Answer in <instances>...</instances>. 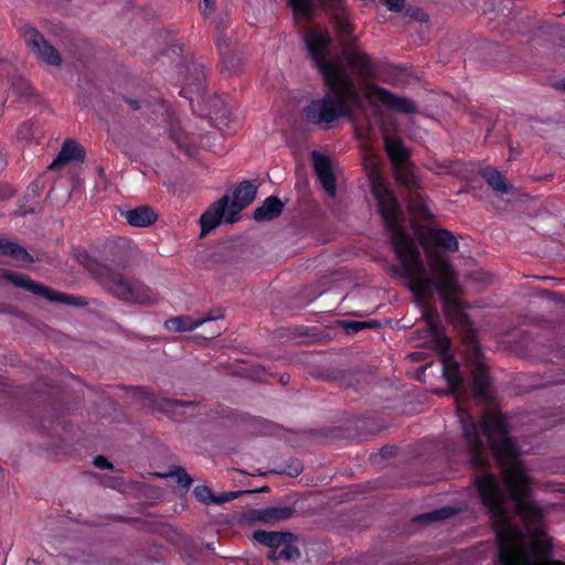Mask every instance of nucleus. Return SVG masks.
<instances>
[{
	"mask_svg": "<svg viewBox=\"0 0 565 565\" xmlns=\"http://www.w3.org/2000/svg\"><path fill=\"white\" fill-rule=\"evenodd\" d=\"M483 433L502 468L507 490L493 473L478 475L475 483L495 527L501 565H565L545 561L540 554L545 545L543 510L529 499L533 480L525 465L516 459L515 441L507 434L499 413L482 416Z\"/></svg>",
	"mask_w": 565,
	"mask_h": 565,
	"instance_id": "nucleus-1",
	"label": "nucleus"
},
{
	"mask_svg": "<svg viewBox=\"0 0 565 565\" xmlns=\"http://www.w3.org/2000/svg\"><path fill=\"white\" fill-rule=\"evenodd\" d=\"M364 167L371 192L391 233L394 250L405 277L409 280L411 290L423 299L431 297L435 291L443 297L458 292L457 274L444 254L425 247L427 266L424 265L418 245L401 225L403 213L379 170L377 158L370 154L365 159Z\"/></svg>",
	"mask_w": 565,
	"mask_h": 565,
	"instance_id": "nucleus-2",
	"label": "nucleus"
},
{
	"mask_svg": "<svg viewBox=\"0 0 565 565\" xmlns=\"http://www.w3.org/2000/svg\"><path fill=\"white\" fill-rule=\"evenodd\" d=\"M303 41L328 87L323 97L311 100L305 108L306 119L317 125L331 124L342 117L353 121V107L365 111L362 92L358 90L351 76L341 70L340 60L326 62L330 44L329 31L320 25H310L305 31Z\"/></svg>",
	"mask_w": 565,
	"mask_h": 565,
	"instance_id": "nucleus-3",
	"label": "nucleus"
},
{
	"mask_svg": "<svg viewBox=\"0 0 565 565\" xmlns=\"http://www.w3.org/2000/svg\"><path fill=\"white\" fill-rule=\"evenodd\" d=\"M257 188L248 182H242L234 191L233 198L224 195L214 202L201 215V236L217 227L222 222L233 224L238 220V214L255 200Z\"/></svg>",
	"mask_w": 565,
	"mask_h": 565,
	"instance_id": "nucleus-4",
	"label": "nucleus"
},
{
	"mask_svg": "<svg viewBox=\"0 0 565 565\" xmlns=\"http://www.w3.org/2000/svg\"><path fill=\"white\" fill-rule=\"evenodd\" d=\"M423 315L427 324V334L425 338L433 342L434 348L440 356L444 376L446 377L451 391L458 394L463 386V381L459 373V366L454 361L452 354L449 352L448 339L443 335L439 328L438 315L435 310L428 307L424 308Z\"/></svg>",
	"mask_w": 565,
	"mask_h": 565,
	"instance_id": "nucleus-5",
	"label": "nucleus"
},
{
	"mask_svg": "<svg viewBox=\"0 0 565 565\" xmlns=\"http://www.w3.org/2000/svg\"><path fill=\"white\" fill-rule=\"evenodd\" d=\"M292 9L295 19L298 23H307L310 19L317 3L322 6L333 7V22L337 30V36L342 47H349L355 44V38L352 36L353 26L350 23L348 15L341 8L342 0H288Z\"/></svg>",
	"mask_w": 565,
	"mask_h": 565,
	"instance_id": "nucleus-6",
	"label": "nucleus"
},
{
	"mask_svg": "<svg viewBox=\"0 0 565 565\" xmlns=\"http://www.w3.org/2000/svg\"><path fill=\"white\" fill-rule=\"evenodd\" d=\"M99 282L108 292L126 302L148 305L157 299L156 294L143 284L128 280L109 269L100 274Z\"/></svg>",
	"mask_w": 565,
	"mask_h": 565,
	"instance_id": "nucleus-7",
	"label": "nucleus"
},
{
	"mask_svg": "<svg viewBox=\"0 0 565 565\" xmlns=\"http://www.w3.org/2000/svg\"><path fill=\"white\" fill-rule=\"evenodd\" d=\"M363 103H367L371 107L376 109L379 106H384L391 110L414 114L417 107L413 100L394 95L390 90L373 84H364L361 86Z\"/></svg>",
	"mask_w": 565,
	"mask_h": 565,
	"instance_id": "nucleus-8",
	"label": "nucleus"
},
{
	"mask_svg": "<svg viewBox=\"0 0 565 565\" xmlns=\"http://www.w3.org/2000/svg\"><path fill=\"white\" fill-rule=\"evenodd\" d=\"M3 277L11 281L14 286L29 290L32 294L41 296L52 302H60L78 307L87 305V301L82 297H75L54 291L21 274L6 271Z\"/></svg>",
	"mask_w": 565,
	"mask_h": 565,
	"instance_id": "nucleus-9",
	"label": "nucleus"
},
{
	"mask_svg": "<svg viewBox=\"0 0 565 565\" xmlns=\"http://www.w3.org/2000/svg\"><path fill=\"white\" fill-rule=\"evenodd\" d=\"M331 45V43L329 44ZM330 55V46H328V53L326 57ZM340 60L341 70L347 74V70L344 63L352 70V72L360 77L370 78L375 73L374 64L371 61V57L362 51L359 46L354 44L349 47L342 49V53L335 55L331 60L326 58V62H334Z\"/></svg>",
	"mask_w": 565,
	"mask_h": 565,
	"instance_id": "nucleus-10",
	"label": "nucleus"
},
{
	"mask_svg": "<svg viewBox=\"0 0 565 565\" xmlns=\"http://www.w3.org/2000/svg\"><path fill=\"white\" fill-rule=\"evenodd\" d=\"M21 34L30 51L43 63L58 66L62 63L58 51L32 25L21 28Z\"/></svg>",
	"mask_w": 565,
	"mask_h": 565,
	"instance_id": "nucleus-11",
	"label": "nucleus"
},
{
	"mask_svg": "<svg viewBox=\"0 0 565 565\" xmlns=\"http://www.w3.org/2000/svg\"><path fill=\"white\" fill-rule=\"evenodd\" d=\"M460 420L472 466L480 469L486 468L489 460L476 422L469 415H461Z\"/></svg>",
	"mask_w": 565,
	"mask_h": 565,
	"instance_id": "nucleus-12",
	"label": "nucleus"
},
{
	"mask_svg": "<svg viewBox=\"0 0 565 565\" xmlns=\"http://www.w3.org/2000/svg\"><path fill=\"white\" fill-rule=\"evenodd\" d=\"M315 170L326 192L333 196L337 192V182L331 168L330 160L318 152H313Z\"/></svg>",
	"mask_w": 565,
	"mask_h": 565,
	"instance_id": "nucleus-13",
	"label": "nucleus"
},
{
	"mask_svg": "<svg viewBox=\"0 0 565 565\" xmlns=\"http://www.w3.org/2000/svg\"><path fill=\"white\" fill-rule=\"evenodd\" d=\"M121 215L125 217L126 222L129 225L135 227L150 226L158 218L156 212L147 205H141L136 209L127 210L122 212Z\"/></svg>",
	"mask_w": 565,
	"mask_h": 565,
	"instance_id": "nucleus-14",
	"label": "nucleus"
},
{
	"mask_svg": "<svg viewBox=\"0 0 565 565\" xmlns=\"http://www.w3.org/2000/svg\"><path fill=\"white\" fill-rule=\"evenodd\" d=\"M471 376H472V386L471 391L476 397L479 399H487L488 393V371L483 362L477 360L473 363L472 370H471Z\"/></svg>",
	"mask_w": 565,
	"mask_h": 565,
	"instance_id": "nucleus-15",
	"label": "nucleus"
},
{
	"mask_svg": "<svg viewBox=\"0 0 565 565\" xmlns=\"http://www.w3.org/2000/svg\"><path fill=\"white\" fill-rule=\"evenodd\" d=\"M384 146L386 153L393 166L405 163L409 158V150L404 146L403 141L394 136L384 135Z\"/></svg>",
	"mask_w": 565,
	"mask_h": 565,
	"instance_id": "nucleus-16",
	"label": "nucleus"
},
{
	"mask_svg": "<svg viewBox=\"0 0 565 565\" xmlns=\"http://www.w3.org/2000/svg\"><path fill=\"white\" fill-rule=\"evenodd\" d=\"M84 159V149L81 145L75 141L67 140L63 143V147L57 156V158L50 164V169H55L60 166H63L70 161L83 160Z\"/></svg>",
	"mask_w": 565,
	"mask_h": 565,
	"instance_id": "nucleus-17",
	"label": "nucleus"
},
{
	"mask_svg": "<svg viewBox=\"0 0 565 565\" xmlns=\"http://www.w3.org/2000/svg\"><path fill=\"white\" fill-rule=\"evenodd\" d=\"M295 513L291 507H273L257 511V519L266 524L275 525L289 520Z\"/></svg>",
	"mask_w": 565,
	"mask_h": 565,
	"instance_id": "nucleus-18",
	"label": "nucleus"
},
{
	"mask_svg": "<svg viewBox=\"0 0 565 565\" xmlns=\"http://www.w3.org/2000/svg\"><path fill=\"white\" fill-rule=\"evenodd\" d=\"M282 207L284 205L279 199L269 196L254 211V218L257 222L270 221L281 213Z\"/></svg>",
	"mask_w": 565,
	"mask_h": 565,
	"instance_id": "nucleus-19",
	"label": "nucleus"
},
{
	"mask_svg": "<svg viewBox=\"0 0 565 565\" xmlns=\"http://www.w3.org/2000/svg\"><path fill=\"white\" fill-rule=\"evenodd\" d=\"M427 239L431 244L441 246L448 250L456 252L458 249V242L456 237L449 231L444 228H430L427 232Z\"/></svg>",
	"mask_w": 565,
	"mask_h": 565,
	"instance_id": "nucleus-20",
	"label": "nucleus"
},
{
	"mask_svg": "<svg viewBox=\"0 0 565 565\" xmlns=\"http://www.w3.org/2000/svg\"><path fill=\"white\" fill-rule=\"evenodd\" d=\"M213 318L192 319L188 316L177 317L166 321V328L171 332L192 331L207 321H213Z\"/></svg>",
	"mask_w": 565,
	"mask_h": 565,
	"instance_id": "nucleus-21",
	"label": "nucleus"
},
{
	"mask_svg": "<svg viewBox=\"0 0 565 565\" xmlns=\"http://www.w3.org/2000/svg\"><path fill=\"white\" fill-rule=\"evenodd\" d=\"M394 175L398 183L403 184L412 192L419 188V181L414 174L408 161L394 166Z\"/></svg>",
	"mask_w": 565,
	"mask_h": 565,
	"instance_id": "nucleus-22",
	"label": "nucleus"
},
{
	"mask_svg": "<svg viewBox=\"0 0 565 565\" xmlns=\"http://www.w3.org/2000/svg\"><path fill=\"white\" fill-rule=\"evenodd\" d=\"M408 206L412 215L416 220H428L431 217L427 200L418 193L412 195Z\"/></svg>",
	"mask_w": 565,
	"mask_h": 565,
	"instance_id": "nucleus-23",
	"label": "nucleus"
},
{
	"mask_svg": "<svg viewBox=\"0 0 565 565\" xmlns=\"http://www.w3.org/2000/svg\"><path fill=\"white\" fill-rule=\"evenodd\" d=\"M286 534L282 532H269V531H255L253 539L260 544H264L270 548L280 547L285 541Z\"/></svg>",
	"mask_w": 565,
	"mask_h": 565,
	"instance_id": "nucleus-24",
	"label": "nucleus"
},
{
	"mask_svg": "<svg viewBox=\"0 0 565 565\" xmlns=\"http://www.w3.org/2000/svg\"><path fill=\"white\" fill-rule=\"evenodd\" d=\"M0 253L17 259L32 260L25 248L6 238H0Z\"/></svg>",
	"mask_w": 565,
	"mask_h": 565,
	"instance_id": "nucleus-25",
	"label": "nucleus"
},
{
	"mask_svg": "<svg viewBox=\"0 0 565 565\" xmlns=\"http://www.w3.org/2000/svg\"><path fill=\"white\" fill-rule=\"evenodd\" d=\"M194 497L206 504L222 503L234 499L236 495L233 492H227L223 497H215L206 486H198L194 491Z\"/></svg>",
	"mask_w": 565,
	"mask_h": 565,
	"instance_id": "nucleus-26",
	"label": "nucleus"
},
{
	"mask_svg": "<svg viewBox=\"0 0 565 565\" xmlns=\"http://www.w3.org/2000/svg\"><path fill=\"white\" fill-rule=\"evenodd\" d=\"M77 260L84 265L86 269H88L97 279H100V274H105L107 271V267L100 264L98 260L93 258L86 252L82 250L76 254Z\"/></svg>",
	"mask_w": 565,
	"mask_h": 565,
	"instance_id": "nucleus-27",
	"label": "nucleus"
},
{
	"mask_svg": "<svg viewBox=\"0 0 565 565\" xmlns=\"http://www.w3.org/2000/svg\"><path fill=\"white\" fill-rule=\"evenodd\" d=\"M482 175L493 190H495L500 193H508L509 186L505 183L503 175L498 170H495V169L486 170L482 173Z\"/></svg>",
	"mask_w": 565,
	"mask_h": 565,
	"instance_id": "nucleus-28",
	"label": "nucleus"
},
{
	"mask_svg": "<svg viewBox=\"0 0 565 565\" xmlns=\"http://www.w3.org/2000/svg\"><path fill=\"white\" fill-rule=\"evenodd\" d=\"M451 514H454V510L444 508L440 510H436L434 512L423 514V515L418 516L417 520L420 522H433L436 520L446 519V518L450 516Z\"/></svg>",
	"mask_w": 565,
	"mask_h": 565,
	"instance_id": "nucleus-29",
	"label": "nucleus"
},
{
	"mask_svg": "<svg viewBox=\"0 0 565 565\" xmlns=\"http://www.w3.org/2000/svg\"><path fill=\"white\" fill-rule=\"evenodd\" d=\"M169 476L175 477L177 482L183 488H189L193 482V479L181 467L173 468Z\"/></svg>",
	"mask_w": 565,
	"mask_h": 565,
	"instance_id": "nucleus-30",
	"label": "nucleus"
},
{
	"mask_svg": "<svg viewBox=\"0 0 565 565\" xmlns=\"http://www.w3.org/2000/svg\"><path fill=\"white\" fill-rule=\"evenodd\" d=\"M279 553L281 556V559L285 561H292L299 557V551L297 547L287 544L286 540L282 542V545L279 548Z\"/></svg>",
	"mask_w": 565,
	"mask_h": 565,
	"instance_id": "nucleus-31",
	"label": "nucleus"
},
{
	"mask_svg": "<svg viewBox=\"0 0 565 565\" xmlns=\"http://www.w3.org/2000/svg\"><path fill=\"white\" fill-rule=\"evenodd\" d=\"M445 309L446 313L449 315L451 318L454 317V315L460 313V306L457 302V300L446 299Z\"/></svg>",
	"mask_w": 565,
	"mask_h": 565,
	"instance_id": "nucleus-32",
	"label": "nucleus"
},
{
	"mask_svg": "<svg viewBox=\"0 0 565 565\" xmlns=\"http://www.w3.org/2000/svg\"><path fill=\"white\" fill-rule=\"evenodd\" d=\"M94 466L99 469H109L114 468L113 463H110L105 457L97 456L94 458Z\"/></svg>",
	"mask_w": 565,
	"mask_h": 565,
	"instance_id": "nucleus-33",
	"label": "nucleus"
},
{
	"mask_svg": "<svg viewBox=\"0 0 565 565\" xmlns=\"http://www.w3.org/2000/svg\"><path fill=\"white\" fill-rule=\"evenodd\" d=\"M347 330L352 333H356L360 330L366 328V322L363 321H350L345 324Z\"/></svg>",
	"mask_w": 565,
	"mask_h": 565,
	"instance_id": "nucleus-34",
	"label": "nucleus"
},
{
	"mask_svg": "<svg viewBox=\"0 0 565 565\" xmlns=\"http://www.w3.org/2000/svg\"><path fill=\"white\" fill-rule=\"evenodd\" d=\"M384 4L391 10V11H402L404 8V0H385Z\"/></svg>",
	"mask_w": 565,
	"mask_h": 565,
	"instance_id": "nucleus-35",
	"label": "nucleus"
},
{
	"mask_svg": "<svg viewBox=\"0 0 565 565\" xmlns=\"http://www.w3.org/2000/svg\"><path fill=\"white\" fill-rule=\"evenodd\" d=\"M200 10L203 14H210L214 9V0H203L199 3Z\"/></svg>",
	"mask_w": 565,
	"mask_h": 565,
	"instance_id": "nucleus-36",
	"label": "nucleus"
},
{
	"mask_svg": "<svg viewBox=\"0 0 565 565\" xmlns=\"http://www.w3.org/2000/svg\"><path fill=\"white\" fill-rule=\"evenodd\" d=\"M279 548L280 547H273L270 548V551L268 552L267 554V557L273 561V562H277V561H280L281 559V556H280V553H279Z\"/></svg>",
	"mask_w": 565,
	"mask_h": 565,
	"instance_id": "nucleus-37",
	"label": "nucleus"
},
{
	"mask_svg": "<svg viewBox=\"0 0 565 565\" xmlns=\"http://www.w3.org/2000/svg\"><path fill=\"white\" fill-rule=\"evenodd\" d=\"M31 127H32V125H31V124H29V122H24V124L20 127V129H19L18 134L24 138L25 136H24L23 134H24V132H26V131H29V130L31 129Z\"/></svg>",
	"mask_w": 565,
	"mask_h": 565,
	"instance_id": "nucleus-38",
	"label": "nucleus"
},
{
	"mask_svg": "<svg viewBox=\"0 0 565 565\" xmlns=\"http://www.w3.org/2000/svg\"><path fill=\"white\" fill-rule=\"evenodd\" d=\"M217 45H218V50H220V52H221V54H222L223 63H227V61H226V58H227V57H226V55H227V50H226V47H223L220 43H218Z\"/></svg>",
	"mask_w": 565,
	"mask_h": 565,
	"instance_id": "nucleus-39",
	"label": "nucleus"
},
{
	"mask_svg": "<svg viewBox=\"0 0 565 565\" xmlns=\"http://www.w3.org/2000/svg\"><path fill=\"white\" fill-rule=\"evenodd\" d=\"M302 471V467L300 463H297L295 466V468L292 469V472H290L291 475H295V476H298L300 472Z\"/></svg>",
	"mask_w": 565,
	"mask_h": 565,
	"instance_id": "nucleus-40",
	"label": "nucleus"
},
{
	"mask_svg": "<svg viewBox=\"0 0 565 565\" xmlns=\"http://www.w3.org/2000/svg\"><path fill=\"white\" fill-rule=\"evenodd\" d=\"M366 322V327H376L379 326V323L374 320H371V321H365Z\"/></svg>",
	"mask_w": 565,
	"mask_h": 565,
	"instance_id": "nucleus-41",
	"label": "nucleus"
},
{
	"mask_svg": "<svg viewBox=\"0 0 565 565\" xmlns=\"http://www.w3.org/2000/svg\"><path fill=\"white\" fill-rule=\"evenodd\" d=\"M4 164V156L0 152V168Z\"/></svg>",
	"mask_w": 565,
	"mask_h": 565,
	"instance_id": "nucleus-42",
	"label": "nucleus"
},
{
	"mask_svg": "<svg viewBox=\"0 0 565 565\" xmlns=\"http://www.w3.org/2000/svg\"><path fill=\"white\" fill-rule=\"evenodd\" d=\"M220 334V331L212 332L209 338H214Z\"/></svg>",
	"mask_w": 565,
	"mask_h": 565,
	"instance_id": "nucleus-43",
	"label": "nucleus"
},
{
	"mask_svg": "<svg viewBox=\"0 0 565 565\" xmlns=\"http://www.w3.org/2000/svg\"><path fill=\"white\" fill-rule=\"evenodd\" d=\"M11 194H12V191H9V193H8V194H6V195H0V198H1V199H6V198L11 196Z\"/></svg>",
	"mask_w": 565,
	"mask_h": 565,
	"instance_id": "nucleus-44",
	"label": "nucleus"
},
{
	"mask_svg": "<svg viewBox=\"0 0 565 565\" xmlns=\"http://www.w3.org/2000/svg\"><path fill=\"white\" fill-rule=\"evenodd\" d=\"M21 86L23 87V89H28L29 88V86H28V84L25 82H21Z\"/></svg>",
	"mask_w": 565,
	"mask_h": 565,
	"instance_id": "nucleus-45",
	"label": "nucleus"
},
{
	"mask_svg": "<svg viewBox=\"0 0 565 565\" xmlns=\"http://www.w3.org/2000/svg\"><path fill=\"white\" fill-rule=\"evenodd\" d=\"M563 21H562V25L565 28V12L563 13Z\"/></svg>",
	"mask_w": 565,
	"mask_h": 565,
	"instance_id": "nucleus-46",
	"label": "nucleus"
},
{
	"mask_svg": "<svg viewBox=\"0 0 565 565\" xmlns=\"http://www.w3.org/2000/svg\"><path fill=\"white\" fill-rule=\"evenodd\" d=\"M169 404L174 405V404H178V402L172 401V402H169Z\"/></svg>",
	"mask_w": 565,
	"mask_h": 565,
	"instance_id": "nucleus-47",
	"label": "nucleus"
},
{
	"mask_svg": "<svg viewBox=\"0 0 565 565\" xmlns=\"http://www.w3.org/2000/svg\"><path fill=\"white\" fill-rule=\"evenodd\" d=\"M200 77L204 78V73L200 72Z\"/></svg>",
	"mask_w": 565,
	"mask_h": 565,
	"instance_id": "nucleus-48",
	"label": "nucleus"
},
{
	"mask_svg": "<svg viewBox=\"0 0 565 565\" xmlns=\"http://www.w3.org/2000/svg\"><path fill=\"white\" fill-rule=\"evenodd\" d=\"M383 3L385 2V0H381Z\"/></svg>",
	"mask_w": 565,
	"mask_h": 565,
	"instance_id": "nucleus-49",
	"label": "nucleus"
},
{
	"mask_svg": "<svg viewBox=\"0 0 565 565\" xmlns=\"http://www.w3.org/2000/svg\"><path fill=\"white\" fill-rule=\"evenodd\" d=\"M564 88H565V83H564Z\"/></svg>",
	"mask_w": 565,
	"mask_h": 565,
	"instance_id": "nucleus-50",
	"label": "nucleus"
}]
</instances>
